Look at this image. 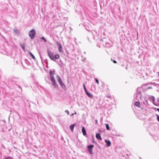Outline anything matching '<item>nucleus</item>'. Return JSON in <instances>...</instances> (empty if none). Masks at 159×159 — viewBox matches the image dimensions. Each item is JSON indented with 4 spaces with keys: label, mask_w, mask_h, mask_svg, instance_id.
I'll return each instance as SVG.
<instances>
[{
    "label": "nucleus",
    "mask_w": 159,
    "mask_h": 159,
    "mask_svg": "<svg viewBox=\"0 0 159 159\" xmlns=\"http://www.w3.org/2000/svg\"><path fill=\"white\" fill-rule=\"evenodd\" d=\"M65 112L68 115H69V111L68 110H66L65 111Z\"/></svg>",
    "instance_id": "23"
},
{
    "label": "nucleus",
    "mask_w": 159,
    "mask_h": 159,
    "mask_svg": "<svg viewBox=\"0 0 159 159\" xmlns=\"http://www.w3.org/2000/svg\"><path fill=\"white\" fill-rule=\"evenodd\" d=\"M157 110L158 111H159V108H157Z\"/></svg>",
    "instance_id": "32"
},
{
    "label": "nucleus",
    "mask_w": 159,
    "mask_h": 159,
    "mask_svg": "<svg viewBox=\"0 0 159 159\" xmlns=\"http://www.w3.org/2000/svg\"><path fill=\"white\" fill-rule=\"evenodd\" d=\"M30 54V56H31L32 57L34 60L35 59V58L34 56L32 54V53L31 52H29Z\"/></svg>",
    "instance_id": "18"
},
{
    "label": "nucleus",
    "mask_w": 159,
    "mask_h": 159,
    "mask_svg": "<svg viewBox=\"0 0 159 159\" xmlns=\"http://www.w3.org/2000/svg\"><path fill=\"white\" fill-rule=\"evenodd\" d=\"M21 48L23 49H25V47H24V45H23L22 44H21Z\"/></svg>",
    "instance_id": "24"
},
{
    "label": "nucleus",
    "mask_w": 159,
    "mask_h": 159,
    "mask_svg": "<svg viewBox=\"0 0 159 159\" xmlns=\"http://www.w3.org/2000/svg\"><path fill=\"white\" fill-rule=\"evenodd\" d=\"M86 94L90 98H93V95L92 94L89 93V92L86 93Z\"/></svg>",
    "instance_id": "14"
},
{
    "label": "nucleus",
    "mask_w": 159,
    "mask_h": 159,
    "mask_svg": "<svg viewBox=\"0 0 159 159\" xmlns=\"http://www.w3.org/2000/svg\"><path fill=\"white\" fill-rule=\"evenodd\" d=\"M95 123L97 124L98 123V120H95Z\"/></svg>",
    "instance_id": "31"
},
{
    "label": "nucleus",
    "mask_w": 159,
    "mask_h": 159,
    "mask_svg": "<svg viewBox=\"0 0 159 159\" xmlns=\"http://www.w3.org/2000/svg\"><path fill=\"white\" fill-rule=\"evenodd\" d=\"M74 114H72L70 116H73L74 115Z\"/></svg>",
    "instance_id": "34"
},
{
    "label": "nucleus",
    "mask_w": 159,
    "mask_h": 159,
    "mask_svg": "<svg viewBox=\"0 0 159 159\" xmlns=\"http://www.w3.org/2000/svg\"><path fill=\"white\" fill-rule=\"evenodd\" d=\"M41 39L44 42H46L47 41L46 39L43 37H42Z\"/></svg>",
    "instance_id": "20"
},
{
    "label": "nucleus",
    "mask_w": 159,
    "mask_h": 159,
    "mask_svg": "<svg viewBox=\"0 0 159 159\" xmlns=\"http://www.w3.org/2000/svg\"><path fill=\"white\" fill-rule=\"evenodd\" d=\"M55 72V70L53 71H50L49 72V75L50 76V80L52 82V85L54 86V87L56 89H58V87L57 84L54 77V74Z\"/></svg>",
    "instance_id": "1"
},
{
    "label": "nucleus",
    "mask_w": 159,
    "mask_h": 159,
    "mask_svg": "<svg viewBox=\"0 0 159 159\" xmlns=\"http://www.w3.org/2000/svg\"><path fill=\"white\" fill-rule=\"evenodd\" d=\"M149 99L150 100H152L153 103L155 104L154 101H155V98L153 96H150L149 97Z\"/></svg>",
    "instance_id": "13"
},
{
    "label": "nucleus",
    "mask_w": 159,
    "mask_h": 159,
    "mask_svg": "<svg viewBox=\"0 0 159 159\" xmlns=\"http://www.w3.org/2000/svg\"><path fill=\"white\" fill-rule=\"evenodd\" d=\"M47 53L48 55L50 58L53 61H55L54 56L53 55V53L50 50H47Z\"/></svg>",
    "instance_id": "4"
},
{
    "label": "nucleus",
    "mask_w": 159,
    "mask_h": 159,
    "mask_svg": "<svg viewBox=\"0 0 159 159\" xmlns=\"http://www.w3.org/2000/svg\"><path fill=\"white\" fill-rule=\"evenodd\" d=\"M57 45L59 48V51L60 52H63V50L62 48V45L60 43L57 42Z\"/></svg>",
    "instance_id": "6"
},
{
    "label": "nucleus",
    "mask_w": 159,
    "mask_h": 159,
    "mask_svg": "<svg viewBox=\"0 0 159 159\" xmlns=\"http://www.w3.org/2000/svg\"><path fill=\"white\" fill-rule=\"evenodd\" d=\"M158 101H159V98L158 99Z\"/></svg>",
    "instance_id": "38"
},
{
    "label": "nucleus",
    "mask_w": 159,
    "mask_h": 159,
    "mask_svg": "<svg viewBox=\"0 0 159 159\" xmlns=\"http://www.w3.org/2000/svg\"><path fill=\"white\" fill-rule=\"evenodd\" d=\"M61 87L63 89H66V86L63 83L60 84Z\"/></svg>",
    "instance_id": "15"
},
{
    "label": "nucleus",
    "mask_w": 159,
    "mask_h": 159,
    "mask_svg": "<svg viewBox=\"0 0 159 159\" xmlns=\"http://www.w3.org/2000/svg\"><path fill=\"white\" fill-rule=\"evenodd\" d=\"M76 114V112H75V114Z\"/></svg>",
    "instance_id": "37"
},
{
    "label": "nucleus",
    "mask_w": 159,
    "mask_h": 159,
    "mask_svg": "<svg viewBox=\"0 0 159 159\" xmlns=\"http://www.w3.org/2000/svg\"><path fill=\"white\" fill-rule=\"evenodd\" d=\"M105 125H106V128L107 129V130H110V128L108 124H105Z\"/></svg>",
    "instance_id": "19"
},
{
    "label": "nucleus",
    "mask_w": 159,
    "mask_h": 159,
    "mask_svg": "<svg viewBox=\"0 0 159 159\" xmlns=\"http://www.w3.org/2000/svg\"><path fill=\"white\" fill-rule=\"evenodd\" d=\"M93 33H96V34H97V32H96V31H93V32H92V34H93V35H94V34H93Z\"/></svg>",
    "instance_id": "26"
},
{
    "label": "nucleus",
    "mask_w": 159,
    "mask_h": 159,
    "mask_svg": "<svg viewBox=\"0 0 159 159\" xmlns=\"http://www.w3.org/2000/svg\"><path fill=\"white\" fill-rule=\"evenodd\" d=\"M96 138L99 140H102V138L100 135V134H96Z\"/></svg>",
    "instance_id": "11"
},
{
    "label": "nucleus",
    "mask_w": 159,
    "mask_h": 159,
    "mask_svg": "<svg viewBox=\"0 0 159 159\" xmlns=\"http://www.w3.org/2000/svg\"><path fill=\"white\" fill-rule=\"evenodd\" d=\"M95 81L97 83V84H99V81H98V80L96 78H95Z\"/></svg>",
    "instance_id": "22"
},
{
    "label": "nucleus",
    "mask_w": 159,
    "mask_h": 159,
    "mask_svg": "<svg viewBox=\"0 0 159 159\" xmlns=\"http://www.w3.org/2000/svg\"><path fill=\"white\" fill-rule=\"evenodd\" d=\"M113 62L114 63H117L116 61L115 60H113Z\"/></svg>",
    "instance_id": "28"
},
{
    "label": "nucleus",
    "mask_w": 159,
    "mask_h": 159,
    "mask_svg": "<svg viewBox=\"0 0 159 159\" xmlns=\"http://www.w3.org/2000/svg\"><path fill=\"white\" fill-rule=\"evenodd\" d=\"M3 159H14L11 157H6L5 158H3Z\"/></svg>",
    "instance_id": "21"
},
{
    "label": "nucleus",
    "mask_w": 159,
    "mask_h": 159,
    "mask_svg": "<svg viewBox=\"0 0 159 159\" xmlns=\"http://www.w3.org/2000/svg\"><path fill=\"white\" fill-rule=\"evenodd\" d=\"M18 87H19V88H20V89H21V87H20V86H19H19H18Z\"/></svg>",
    "instance_id": "35"
},
{
    "label": "nucleus",
    "mask_w": 159,
    "mask_h": 159,
    "mask_svg": "<svg viewBox=\"0 0 159 159\" xmlns=\"http://www.w3.org/2000/svg\"><path fill=\"white\" fill-rule=\"evenodd\" d=\"M75 126V124H72V125H70V130L72 131H73L74 127Z\"/></svg>",
    "instance_id": "12"
},
{
    "label": "nucleus",
    "mask_w": 159,
    "mask_h": 159,
    "mask_svg": "<svg viewBox=\"0 0 159 159\" xmlns=\"http://www.w3.org/2000/svg\"><path fill=\"white\" fill-rule=\"evenodd\" d=\"M56 77L57 78V80L60 84L63 83L60 76L59 75H57Z\"/></svg>",
    "instance_id": "7"
},
{
    "label": "nucleus",
    "mask_w": 159,
    "mask_h": 159,
    "mask_svg": "<svg viewBox=\"0 0 159 159\" xmlns=\"http://www.w3.org/2000/svg\"><path fill=\"white\" fill-rule=\"evenodd\" d=\"M36 34V31L34 29H33L29 32V35L31 39H33Z\"/></svg>",
    "instance_id": "3"
},
{
    "label": "nucleus",
    "mask_w": 159,
    "mask_h": 159,
    "mask_svg": "<svg viewBox=\"0 0 159 159\" xmlns=\"http://www.w3.org/2000/svg\"><path fill=\"white\" fill-rule=\"evenodd\" d=\"M84 88V89H86L84 84H83Z\"/></svg>",
    "instance_id": "30"
},
{
    "label": "nucleus",
    "mask_w": 159,
    "mask_h": 159,
    "mask_svg": "<svg viewBox=\"0 0 159 159\" xmlns=\"http://www.w3.org/2000/svg\"><path fill=\"white\" fill-rule=\"evenodd\" d=\"M156 116H157V119L158 121L159 122V116L156 115Z\"/></svg>",
    "instance_id": "25"
},
{
    "label": "nucleus",
    "mask_w": 159,
    "mask_h": 159,
    "mask_svg": "<svg viewBox=\"0 0 159 159\" xmlns=\"http://www.w3.org/2000/svg\"><path fill=\"white\" fill-rule=\"evenodd\" d=\"M146 102L147 103V101L146 100Z\"/></svg>",
    "instance_id": "36"
},
{
    "label": "nucleus",
    "mask_w": 159,
    "mask_h": 159,
    "mask_svg": "<svg viewBox=\"0 0 159 159\" xmlns=\"http://www.w3.org/2000/svg\"><path fill=\"white\" fill-rule=\"evenodd\" d=\"M141 90L142 89L141 88H138L137 89L136 93L134 95V97L138 100H139V99L141 100L142 97Z\"/></svg>",
    "instance_id": "2"
},
{
    "label": "nucleus",
    "mask_w": 159,
    "mask_h": 159,
    "mask_svg": "<svg viewBox=\"0 0 159 159\" xmlns=\"http://www.w3.org/2000/svg\"><path fill=\"white\" fill-rule=\"evenodd\" d=\"M14 32H15L16 33H17L18 31H17V30L14 29Z\"/></svg>",
    "instance_id": "27"
},
{
    "label": "nucleus",
    "mask_w": 159,
    "mask_h": 159,
    "mask_svg": "<svg viewBox=\"0 0 159 159\" xmlns=\"http://www.w3.org/2000/svg\"><path fill=\"white\" fill-rule=\"evenodd\" d=\"M10 80L11 81H13L14 82H18V81H19V79L18 78L13 77L11 78L10 79Z\"/></svg>",
    "instance_id": "8"
},
{
    "label": "nucleus",
    "mask_w": 159,
    "mask_h": 159,
    "mask_svg": "<svg viewBox=\"0 0 159 159\" xmlns=\"http://www.w3.org/2000/svg\"><path fill=\"white\" fill-rule=\"evenodd\" d=\"M84 91H85L86 94V93L88 92L86 89H84Z\"/></svg>",
    "instance_id": "29"
},
{
    "label": "nucleus",
    "mask_w": 159,
    "mask_h": 159,
    "mask_svg": "<svg viewBox=\"0 0 159 159\" xmlns=\"http://www.w3.org/2000/svg\"><path fill=\"white\" fill-rule=\"evenodd\" d=\"M134 105L135 106L138 107H139L140 106V103L139 102H136L135 103Z\"/></svg>",
    "instance_id": "16"
},
{
    "label": "nucleus",
    "mask_w": 159,
    "mask_h": 159,
    "mask_svg": "<svg viewBox=\"0 0 159 159\" xmlns=\"http://www.w3.org/2000/svg\"><path fill=\"white\" fill-rule=\"evenodd\" d=\"M59 57H60L58 55V54L55 55L54 56V58L55 59L54 61H56V59H58L59 58Z\"/></svg>",
    "instance_id": "17"
},
{
    "label": "nucleus",
    "mask_w": 159,
    "mask_h": 159,
    "mask_svg": "<svg viewBox=\"0 0 159 159\" xmlns=\"http://www.w3.org/2000/svg\"><path fill=\"white\" fill-rule=\"evenodd\" d=\"M105 141L106 143V145L107 147H109L111 145V142L110 141L105 140Z\"/></svg>",
    "instance_id": "9"
},
{
    "label": "nucleus",
    "mask_w": 159,
    "mask_h": 159,
    "mask_svg": "<svg viewBox=\"0 0 159 159\" xmlns=\"http://www.w3.org/2000/svg\"><path fill=\"white\" fill-rule=\"evenodd\" d=\"M94 146L93 145H90L88 146V148L89 152L91 154H93L92 149L93 148Z\"/></svg>",
    "instance_id": "5"
},
{
    "label": "nucleus",
    "mask_w": 159,
    "mask_h": 159,
    "mask_svg": "<svg viewBox=\"0 0 159 159\" xmlns=\"http://www.w3.org/2000/svg\"><path fill=\"white\" fill-rule=\"evenodd\" d=\"M82 130L83 135L84 136L86 135V130L84 127H82Z\"/></svg>",
    "instance_id": "10"
},
{
    "label": "nucleus",
    "mask_w": 159,
    "mask_h": 159,
    "mask_svg": "<svg viewBox=\"0 0 159 159\" xmlns=\"http://www.w3.org/2000/svg\"><path fill=\"white\" fill-rule=\"evenodd\" d=\"M59 66L61 67L62 66V64H59Z\"/></svg>",
    "instance_id": "33"
}]
</instances>
